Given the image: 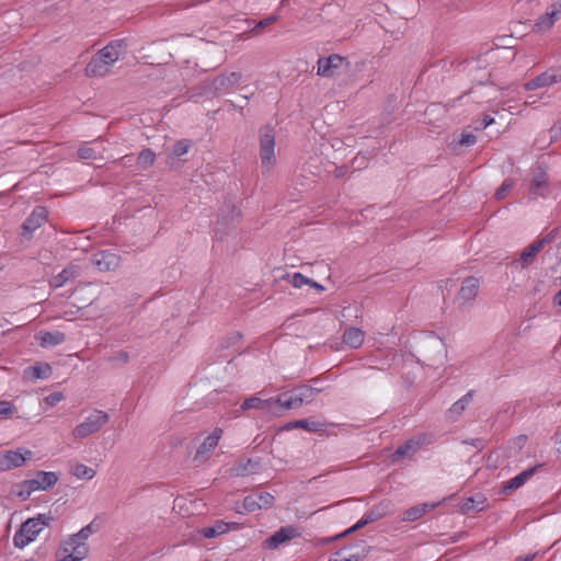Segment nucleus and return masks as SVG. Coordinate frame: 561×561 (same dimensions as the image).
<instances>
[{
    "label": "nucleus",
    "instance_id": "72a5a7b5",
    "mask_svg": "<svg viewBox=\"0 0 561 561\" xmlns=\"http://www.w3.org/2000/svg\"><path fill=\"white\" fill-rule=\"evenodd\" d=\"M229 531V524L218 520L213 526L204 527L199 534L205 538H215Z\"/></svg>",
    "mask_w": 561,
    "mask_h": 561
},
{
    "label": "nucleus",
    "instance_id": "864d4df0",
    "mask_svg": "<svg viewBox=\"0 0 561 561\" xmlns=\"http://www.w3.org/2000/svg\"><path fill=\"white\" fill-rule=\"evenodd\" d=\"M347 170L346 165L336 167L334 170V176L337 179L343 178L347 173Z\"/></svg>",
    "mask_w": 561,
    "mask_h": 561
},
{
    "label": "nucleus",
    "instance_id": "8fccbe9b",
    "mask_svg": "<svg viewBox=\"0 0 561 561\" xmlns=\"http://www.w3.org/2000/svg\"><path fill=\"white\" fill-rule=\"evenodd\" d=\"M476 141H477V137H476L474 135H472V134H462V135H461V138H460V140H459V144H460L461 146H467V147H469V146L474 145V144H476Z\"/></svg>",
    "mask_w": 561,
    "mask_h": 561
},
{
    "label": "nucleus",
    "instance_id": "393cba45",
    "mask_svg": "<svg viewBox=\"0 0 561 561\" xmlns=\"http://www.w3.org/2000/svg\"><path fill=\"white\" fill-rule=\"evenodd\" d=\"M88 551L89 549L82 547H79L76 551L62 543L57 551V558L58 561H81L87 557Z\"/></svg>",
    "mask_w": 561,
    "mask_h": 561
},
{
    "label": "nucleus",
    "instance_id": "0e129e2a",
    "mask_svg": "<svg viewBox=\"0 0 561 561\" xmlns=\"http://www.w3.org/2000/svg\"><path fill=\"white\" fill-rule=\"evenodd\" d=\"M26 561H34L33 559L26 560Z\"/></svg>",
    "mask_w": 561,
    "mask_h": 561
},
{
    "label": "nucleus",
    "instance_id": "09e8293b",
    "mask_svg": "<svg viewBox=\"0 0 561 561\" xmlns=\"http://www.w3.org/2000/svg\"><path fill=\"white\" fill-rule=\"evenodd\" d=\"M551 141H557L561 138V118L550 128Z\"/></svg>",
    "mask_w": 561,
    "mask_h": 561
},
{
    "label": "nucleus",
    "instance_id": "f3484780",
    "mask_svg": "<svg viewBox=\"0 0 561 561\" xmlns=\"http://www.w3.org/2000/svg\"><path fill=\"white\" fill-rule=\"evenodd\" d=\"M35 340L39 346L47 348L64 343L66 341V335L60 331L41 330L35 334Z\"/></svg>",
    "mask_w": 561,
    "mask_h": 561
},
{
    "label": "nucleus",
    "instance_id": "2eb2a0df",
    "mask_svg": "<svg viewBox=\"0 0 561 561\" xmlns=\"http://www.w3.org/2000/svg\"><path fill=\"white\" fill-rule=\"evenodd\" d=\"M80 275V267L75 263H70L60 273L49 279V285L53 288H60L67 283L75 280Z\"/></svg>",
    "mask_w": 561,
    "mask_h": 561
},
{
    "label": "nucleus",
    "instance_id": "6e6552de",
    "mask_svg": "<svg viewBox=\"0 0 561 561\" xmlns=\"http://www.w3.org/2000/svg\"><path fill=\"white\" fill-rule=\"evenodd\" d=\"M300 535L301 534L298 527L293 525L283 526L264 540L263 547L265 549L274 550L277 549L280 545L290 541L291 539L298 538Z\"/></svg>",
    "mask_w": 561,
    "mask_h": 561
},
{
    "label": "nucleus",
    "instance_id": "7c9ffc66",
    "mask_svg": "<svg viewBox=\"0 0 561 561\" xmlns=\"http://www.w3.org/2000/svg\"><path fill=\"white\" fill-rule=\"evenodd\" d=\"M293 390H294V394L299 398V400H300L299 402L301 403V405L304 403L312 402L314 400L317 393H319L321 391L320 389L313 388L308 385H301V386L295 387Z\"/></svg>",
    "mask_w": 561,
    "mask_h": 561
},
{
    "label": "nucleus",
    "instance_id": "c9c22d12",
    "mask_svg": "<svg viewBox=\"0 0 561 561\" xmlns=\"http://www.w3.org/2000/svg\"><path fill=\"white\" fill-rule=\"evenodd\" d=\"M485 502H486V499L482 495H480L478 497L465 499L461 504V511L465 514H468L470 512H476V511L477 512L482 511L484 508Z\"/></svg>",
    "mask_w": 561,
    "mask_h": 561
},
{
    "label": "nucleus",
    "instance_id": "f8f14e48",
    "mask_svg": "<svg viewBox=\"0 0 561 561\" xmlns=\"http://www.w3.org/2000/svg\"><path fill=\"white\" fill-rule=\"evenodd\" d=\"M548 193V176L547 173L537 169L533 173L531 182L529 185V195L533 198L543 197Z\"/></svg>",
    "mask_w": 561,
    "mask_h": 561
},
{
    "label": "nucleus",
    "instance_id": "39448f33",
    "mask_svg": "<svg viewBox=\"0 0 561 561\" xmlns=\"http://www.w3.org/2000/svg\"><path fill=\"white\" fill-rule=\"evenodd\" d=\"M275 497L268 492H259L247 495L242 501V508L237 507L238 513H253L259 510H267L274 505Z\"/></svg>",
    "mask_w": 561,
    "mask_h": 561
},
{
    "label": "nucleus",
    "instance_id": "a211bd4d",
    "mask_svg": "<svg viewBox=\"0 0 561 561\" xmlns=\"http://www.w3.org/2000/svg\"><path fill=\"white\" fill-rule=\"evenodd\" d=\"M366 556L364 547L350 546L336 551L328 561H358Z\"/></svg>",
    "mask_w": 561,
    "mask_h": 561
},
{
    "label": "nucleus",
    "instance_id": "f257e3e1",
    "mask_svg": "<svg viewBox=\"0 0 561 561\" xmlns=\"http://www.w3.org/2000/svg\"><path fill=\"white\" fill-rule=\"evenodd\" d=\"M128 43L126 39L111 41L100 49L85 67L88 77H104L111 72L114 64L124 58L127 54Z\"/></svg>",
    "mask_w": 561,
    "mask_h": 561
},
{
    "label": "nucleus",
    "instance_id": "c03bdc74",
    "mask_svg": "<svg viewBox=\"0 0 561 561\" xmlns=\"http://www.w3.org/2000/svg\"><path fill=\"white\" fill-rule=\"evenodd\" d=\"M15 411V407L9 401H0V416L9 417Z\"/></svg>",
    "mask_w": 561,
    "mask_h": 561
},
{
    "label": "nucleus",
    "instance_id": "cd10ccee",
    "mask_svg": "<svg viewBox=\"0 0 561 561\" xmlns=\"http://www.w3.org/2000/svg\"><path fill=\"white\" fill-rule=\"evenodd\" d=\"M473 390L468 391L465 396H462L458 401H456L447 411L446 415L449 420L455 421L458 416L462 414L468 404L471 402L473 398Z\"/></svg>",
    "mask_w": 561,
    "mask_h": 561
},
{
    "label": "nucleus",
    "instance_id": "79ce46f5",
    "mask_svg": "<svg viewBox=\"0 0 561 561\" xmlns=\"http://www.w3.org/2000/svg\"><path fill=\"white\" fill-rule=\"evenodd\" d=\"M78 157L80 159H84V160H88V159L94 160L98 158V152L95 151L94 148H92L88 145H83L78 149Z\"/></svg>",
    "mask_w": 561,
    "mask_h": 561
},
{
    "label": "nucleus",
    "instance_id": "37998d69",
    "mask_svg": "<svg viewBox=\"0 0 561 561\" xmlns=\"http://www.w3.org/2000/svg\"><path fill=\"white\" fill-rule=\"evenodd\" d=\"M513 181L512 180H505L502 185L496 190L495 197L496 199H503L506 197L508 192L513 188Z\"/></svg>",
    "mask_w": 561,
    "mask_h": 561
},
{
    "label": "nucleus",
    "instance_id": "052dcab7",
    "mask_svg": "<svg viewBox=\"0 0 561 561\" xmlns=\"http://www.w3.org/2000/svg\"><path fill=\"white\" fill-rule=\"evenodd\" d=\"M554 304L561 307V289L554 296Z\"/></svg>",
    "mask_w": 561,
    "mask_h": 561
},
{
    "label": "nucleus",
    "instance_id": "680f3d73",
    "mask_svg": "<svg viewBox=\"0 0 561 561\" xmlns=\"http://www.w3.org/2000/svg\"><path fill=\"white\" fill-rule=\"evenodd\" d=\"M310 286L317 288L318 290H323V286L316 283L314 280L311 279V283H309Z\"/></svg>",
    "mask_w": 561,
    "mask_h": 561
},
{
    "label": "nucleus",
    "instance_id": "603ef678",
    "mask_svg": "<svg viewBox=\"0 0 561 561\" xmlns=\"http://www.w3.org/2000/svg\"><path fill=\"white\" fill-rule=\"evenodd\" d=\"M494 123V118L491 115L485 114L480 123L479 126L476 127V129H485L490 125Z\"/></svg>",
    "mask_w": 561,
    "mask_h": 561
},
{
    "label": "nucleus",
    "instance_id": "20e7f679",
    "mask_svg": "<svg viewBox=\"0 0 561 561\" xmlns=\"http://www.w3.org/2000/svg\"><path fill=\"white\" fill-rule=\"evenodd\" d=\"M260 158L262 168L270 171L275 163V131L268 125L260 129Z\"/></svg>",
    "mask_w": 561,
    "mask_h": 561
},
{
    "label": "nucleus",
    "instance_id": "ea45409f",
    "mask_svg": "<svg viewBox=\"0 0 561 561\" xmlns=\"http://www.w3.org/2000/svg\"><path fill=\"white\" fill-rule=\"evenodd\" d=\"M15 494L23 501L27 500L32 492L35 491L33 486L30 485V480L23 481L22 483L16 485Z\"/></svg>",
    "mask_w": 561,
    "mask_h": 561
},
{
    "label": "nucleus",
    "instance_id": "9b49d317",
    "mask_svg": "<svg viewBox=\"0 0 561 561\" xmlns=\"http://www.w3.org/2000/svg\"><path fill=\"white\" fill-rule=\"evenodd\" d=\"M479 287L480 283L478 278L473 276L465 278L458 291L457 300L461 305L471 304L479 293Z\"/></svg>",
    "mask_w": 561,
    "mask_h": 561
},
{
    "label": "nucleus",
    "instance_id": "473e14b6",
    "mask_svg": "<svg viewBox=\"0 0 561 561\" xmlns=\"http://www.w3.org/2000/svg\"><path fill=\"white\" fill-rule=\"evenodd\" d=\"M274 405V398L264 400L257 397H250L243 401L241 404L242 410L249 409H259V410H270Z\"/></svg>",
    "mask_w": 561,
    "mask_h": 561
},
{
    "label": "nucleus",
    "instance_id": "5fc2aeb1",
    "mask_svg": "<svg viewBox=\"0 0 561 561\" xmlns=\"http://www.w3.org/2000/svg\"><path fill=\"white\" fill-rule=\"evenodd\" d=\"M547 14L549 15L550 20L553 21V23L561 16L556 10H553L551 7L548 8Z\"/></svg>",
    "mask_w": 561,
    "mask_h": 561
},
{
    "label": "nucleus",
    "instance_id": "1a4fd4ad",
    "mask_svg": "<svg viewBox=\"0 0 561 561\" xmlns=\"http://www.w3.org/2000/svg\"><path fill=\"white\" fill-rule=\"evenodd\" d=\"M546 243V238L535 240L519 253L518 257H515L512 261V264L520 268H526L530 266L535 262L537 254L543 249Z\"/></svg>",
    "mask_w": 561,
    "mask_h": 561
},
{
    "label": "nucleus",
    "instance_id": "de8ad7c7",
    "mask_svg": "<svg viewBox=\"0 0 561 561\" xmlns=\"http://www.w3.org/2000/svg\"><path fill=\"white\" fill-rule=\"evenodd\" d=\"M277 20H278V16H277L276 14H272V15H270V16L265 18V19H262V20L256 24V26H255V28H254L253 31H255V30H257V28H261V30H262V28H264V27H266V26H268V25H271V24L275 23Z\"/></svg>",
    "mask_w": 561,
    "mask_h": 561
},
{
    "label": "nucleus",
    "instance_id": "e433bc0d",
    "mask_svg": "<svg viewBox=\"0 0 561 561\" xmlns=\"http://www.w3.org/2000/svg\"><path fill=\"white\" fill-rule=\"evenodd\" d=\"M428 510L427 504L413 506L404 511L402 519L405 522H413L420 519Z\"/></svg>",
    "mask_w": 561,
    "mask_h": 561
},
{
    "label": "nucleus",
    "instance_id": "a878e982",
    "mask_svg": "<svg viewBox=\"0 0 561 561\" xmlns=\"http://www.w3.org/2000/svg\"><path fill=\"white\" fill-rule=\"evenodd\" d=\"M324 427H325L324 423L318 422L313 419H302V420L291 421L284 426L285 430L304 428L310 433L323 431Z\"/></svg>",
    "mask_w": 561,
    "mask_h": 561
},
{
    "label": "nucleus",
    "instance_id": "c85d7f7f",
    "mask_svg": "<svg viewBox=\"0 0 561 561\" xmlns=\"http://www.w3.org/2000/svg\"><path fill=\"white\" fill-rule=\"evenodd\" d=\"M423 442L421 439L412 438L407 440L404 444L399 446L393 453V459L397 460L403 457L413 456L422 446Z\"/></svg>",
    "mask_w": 561,
    "mask_h": 561
},
{
    "label": "nucleus",
    "instance_id": "49530a36",
    "mask_svg": "<svg viewBox=\"0 0 561 561\" xmlns=\"http://www.w3.org/2000/svg\"><path fill=\"white\" fill-rule=\"evenodd\" d=\"M64 399V394L59 391L51 392L47 397H45L44 401L49 407H55L57 403H59Z\"/></svg>",
    "mask_w": 561,
    "mask_h": 561
},
{
    "label": "nucleus",
    "instance_id": "f704fd0d",
    "mask_svg": "<svg viewBox=\"0 0 561 561\" xmlns=\"http://www.w3.org/2000/svg\"><path fill=\"white\" fill-rule=\"evenodd\" d=\"M191 148V141L187 139H181L176 141L172 148V151L168 154V164H173L176 158H180L188 152Z\"/></svg>",
    "mask_w": 561,
    "mask_h": 561
},
{
    "label": "nucleus",
    "instance_id": "aec40b11",
    "mask_svg": "<svg viewBox=\"0 0 561 561\" xmlns=\"http://www.w3.org/2000/svg\"><path fill=\"white\" fill-rule=\"evenodd\" d=\"M241 78L242 73L239 71L219 75L213 80V88L216 91L228 90L233 85L238 84Z\"/></svg>",
    "mask_w": 561,
    "mask_h": 561
},
{
    "label": "nucleus",
    "instance_id": "4468645a",
    "mask_svg": "<svg viewBox=\"0 0 561 561\" xmlns=\"http://www.w3.org/2000/svg\"><path fill=\"white\" fill-rule=\"evenodd\" d=\"M344 61L345 58L336 54L330 55L327 58H320L318 60L317 73L322 77H333L335 70L339 69Z\"/></svg>",
    "mask_w": 561,
    "mask_h": 561
},
{
    "label": "nucleus",
    "instance_id": "a19ab883",
    "mask_svg": "<svg viewBox=\"0 0 561 561\" xmlns=\"http://www.w3.org/2000/svg\"><path fill=\"white\" fill-rule=\"evenodd\" d=\"M552 26H553V21L550 20L549 15L546 12L543 15L539 16V19L537 20V22L534 25V28L537 32H545V31L550 30Z\"/></svg>",
    "mask_w": 561,
    "mask_h": 561
},
{
    "label": "nucleus",
    "instance_id": "9d476101",
    "mask_svg": "<svg viewBox=\"0 0 561 561\" xmlns=\"http://www.w3.org/2000/svg\"><path fill=\"white\" fill-rule=\"evenodd\" d=\"M561 81V68H550L525 83L527 91L550 87Z\"/></svg>",
    "mask_w": 561,
    "mask_h": 561
},
{
    "label": "nucleus",
    "instance_id": "7ed1b4c3",
    "mask_svg": "<svg viewBox=\"0 0 561 561\" xmlns=\"http://www.w3.org/2000/svg\"><path fill=\"white\" fill-rule=\"evenodd\" d=\"M110 420L106 412L101 410H94L83 422L78 424L72 435L77 439L85 438L96 432H99Z\"/></svg>",
    "mask_w": 561,
    "mask_h": 561
},
{
    "label": "nucleus",
    "instance_id": "0eeeda50",
    "mask_svg": "<svg viewBox=\"0 0 561 561\" xmlns=\"http://www.w3.org/2000/svg\"><path fill=\"white\" fill-rule=\"evenodd\" d=\"M47 208L44 206H35L21 226V236L27 240L32 239L33 232L42 227L47 221Z\"/></svg>",
    "mask_w": 561,
    "mask_h": 561
},
{
    "label": "nucleus",
    "instance_id": "13d9d810",
    "mask_svg": "<svg viewBox=\"0 0 561 561\" xmlns=\"http://www.w3.org/2000/svg\"><path fill=\"white\" fill-rule=\"evenodd\" d=\"M364 159H365V157L360 158L359 156H357V157L354 158L353 164H357V169H360L362 164H363L362 160H364Z\"/></svg>",
    "mask_w": 561,
    "mask_h": 561
},
{
    "label": "nucleus",
    "instance_id": "c756f323",
    "mask_svg": "<svg viewBox=\"0 0 561 561\" xmlns=\"http://www.w3.org/2000/svg\"><path fill=\"white\" fill-rule=\"evenodd\" d=\"M343 342L353 348H358L364 342V332L357 328L346 329L343 333Z\"/></svg>",
    "mask_w": 561,
    "mask_h": 561
},
{
    "label": "nucleus",
    "instance_id": "ddd939ff",
    "mask_svg": "<svg viewBox=\"0 0 561 561\" xmlns=\"http://www.w3.org/2000/svg\"><path fill=\"white\" fill-rule=\"evenodd\" d=\"M260 470L259 459H240L230 469L229 474L231 477H247L250 474L257 473Z\"/></svg>",
    "mask_w": 561,
    "mask_h": 561
},
{
    "label": "nucleus",
    "instance_id": "bf43d9fd",
    "mask_svg": "<svg viewBox=\"0 0 561 561\" xmlns=\"http://www.w3.org/2000/svg\"><path fill=\"white\" fill-rule=\"evenodd\" d=\"M364 159H365V157L360 158L359 156H357V157L354 158L353 164H357V169H360L362 164H363L362 160H364Z\"/></svg>",
    "mask_w": 561,
    "mask_h": 561
},
{
    "label": "nucleus",
    "instance_id": "4be33fe9",
    "mask_svg": "<svg viewBox=\"0 0 561 561\" xmlns=\"http://www.w3.org/2000/svg\"><path fill=\"white\" fill-rule=\"evenodd\" d=\"M93 262L100 271H112L118 267L119 257L114 253L102 251L94 255Z\"/></svg>",
    "mask_w": 561,
    "mask_h": 561
},
{
    "label": "nucleus",
    "instance_id": "dca6fc26",
    "mask_svg": "<svg viewBox=\"0 0 561 561\" xmlns=\"http://www.w3.org/2000/svg\"><path fill=\"white\" fill-rule=\"evenodd\" d=\"M381 506H382V504H380L376 508L371 510L370 512L366 513L355 525H353L351 528H348L344 533L331 538L330 541L342 538L348 534H352V533L363 528L364 526L368 525L369 523L376 522L379 518H381L385 515V512L381 511Z\"/></svg>",
    "mask_w": 561,
    "mask_h": 561
},
{
    "label": "nucleus",
    "instance_id": "2f4dec72",
    "mask_svg": "<svg viewBox=\"0 0 561 561\" xmlns=\"http://www.w3.org/2000/svg\"><path fill=\"white\" fill-rule=\"evenodd\" d=\"M299 401V398L294 394V390L291 389L290 391L282 393L280 396L275 398L274 404H278L280 408L284 409H297L301 407V403Z\"/></svg>",
    "mask_w": 561,
    "mask_h": 561
},
{
    "label": "nucleus",
    "instance_id": "6e6d98bb",
    "mask_svg": "<svg viewBox=\"0 0 561 561\" xmlns=\"http://www.w3.org/2000/svg\"><path fill=\"white\" fill-rule=\"evenodd\" d=\"M536 557V553L527 554V556H518L514 561H533Z\"/></svg>",
    "mask_w": 561,
    "mask_h": 561
},
{
    "label": "nucleus",
    "instance_id": "b1692460",
    "mask_svg": "<svg viewBox=\"0 0 561 561\" xmlns=\"http://www.w3.org/2000/svg\"><path fill=\"white\" fill-rule=\"evenodd\" d=\"M539 467H541V465L528 468L522 471L516 477L508 480L503 488L504 492L514 491L523 486L526 483V481H528L535 474Z\"/></svg>",
    "mask_w": 561,
    "mask_h": 561
},
{
    "label": "nucleus",
    "instance_id": "3c124183",
    "mask_svg": "<svg viewBox=\"0 0 561 561\" xmlns=\"http://www.w3.org/2000/svg\"><path fill=\"white\" fill-rule=\"evenodd\" d=\"M110 360L126 364L129 360V355L125 351H119L114 356H112Z\"/></svg>",
    "mask_w": 561,
    "mask_h": 561
},
{
    "label": "nucleus",
    "instance_id": "bb28decb",
    "mask_svg": "<svg viewBox=\"0 0 561 561\" xmlns=\"http://www.w3.org/2000/svg\"><path fill=\"white\" fill-rule=\"evenodd\" d=\"M53 373L51 366L47 363H38L25 368L24 376L31 380L47 379Z\"/></svg>",
    "mask_w": 561,
    "mask_h": 561
},
{
    "label": "nucleus",
    "instance_id": "6ab92c4d",
    "mask_svg": "<svg viewBox=\"0 0 561 561\" xmlns=\"http://www.w3.org/2000/svg\"><path fill=\"white\" fill-rule=\"evenodd\" d=\"M58 481V476L51 471H38L34 479L30 480L31 488L37 490H47L55 485Z\"/></svg>",
    "mask_w": 561,
    "mask_h": 561
},
{
    "label": "nucleus",
    "instance_id": "423d86ee",
    "mask_svg": "<svg viewBox=\"0 0 561 561\" xmlns=\"http://www.w3.org/2000/svg\"><path fill=\"white\" fill-rule=\"evenodd\" d=\"M33 453L28 449L5 450L0 453V472L22 467Z\"/></svg>",
    "mask_w": 561,
    "mask_h": 561
},
{
    "label": "nucleus",
    "instance_id": "e2e57ef3",
    "mask_svg": "<svg viewBox=\"0 0 561 561\" xmlns=\"http://www.w3.org/2000/svg\"><path fill=\"white\" fill-rule=\"evenodd\" d=\"M236 339H237V340H239V339H240V334H239V333H237V334H236Z\"/></svg>",
    "mask_w": 561,
    "mask_h": 561
},
{
    "label": "nucleus",
    "instance_id": "4c0bfd02",
    "mask_svg": "<svg viewBox=\"0 0 561 561\" xmlns=\"http://www.w3.org/2000/svg\"><path fill=\"white\" fill-rule=\"evenodd\" d=\"M71 473L79 478V479H87V480H91L92 478H94L95 476V470L91 467H88L85 465H82V463H77L72 470H71Z\"/></svg>",
    "mask_w": 561,
    "mask_h": 561
},
{
    "label": "nucleus",
    "instance_id": "4d7b16f0",
    "mask_svg": "<svg viewBox=\"0 0 561 561\" xmlns=\"http://www.w3.org/2000/svg\"><path fill=\"white\" fill-rule=\"evenodd\" d=\"M550 7L561 15V0L553 2Z\"/></svg>",
    "mask_w": 561,
    "mask_h": 561
},
{
    "label": "nucleus",
    "instance_id": "412c9836",
    "mask_svg": "<svg viewBox=\"0 0 561 561\" xmlns=\"http://www.w3.org/2000/svg\"><path fill=\"white\" fill-rule=\"evenodd\" d=\"M94 531L95 530L93 525L89 524L81 528L77 534L72 535L67 541L64 542V545H67L76 551L79 547L88 549L85 541Z\"/></svg>",
    "mask_w": 561,
    "mask_h": 561
},
{
    "label": "nucleus",
    "instance_id": "a18cd8bd",
    "mask_svg": "<svg viewBox=\"0 0 561 561\" xmlns=\"http://www.w3.org/2000/svg\"><path fill=\"white\" fill-rule=\"evenodd\" d=\"M311 283V279L304 276L301 273H295L293 276L291 284L296 288H301L304 285H309Z\"/></svg>",
    "mask_w": 561,
    "mask_h": 561
},
{
    "label": "nucleus",
    "instance_id": "5701e85b",
    "mask_svg": "<svg viewBox=\"0 0 561 561\" xmlns=\"http://www.w3.org/2000/svg\"><path fill=\"white\" fill-rule=\"evenodd\" d=\"M222 434L224 431L220 427H216L198 447L196 458L199 456L210 454L218 446V443L221 439Z\"/></svg>",
    "mask_w": 561,
    "mask_h": 561
},
{
    "label": "nucleus",
    "instance_id": "58836bf2",
    "mask_svg": "<svg viewBox=\"0 0 561 561\" xmlns=\"http://www.w3.org/2000/svg\"><path fill=\"white\" fill-rule=\"evenodd\" d=\"M154 158L156 154L151 149H144L137 158V164L144 170L148 169L153 164Z\"/></svg>",
    "mask_w": 561,
    "mask_h": 561
},
{
    "label": "nucleus",
    "instance_id": "f03ea898",
    "mask_svg": "<svg viewBox=\"0 0 561 561\" xmlns=\"http://www.w3.org/2000/svg\"><path fill=\"white\" fill-rule=\"evenodd\" d=\"M53 520L50 514H38L36 517L25 520L13 537V543L16 548H24L35 540L37 535Z\"/></svg>",
    "mask_w": 561,
    "mask_h": 561
}]
</instances>
